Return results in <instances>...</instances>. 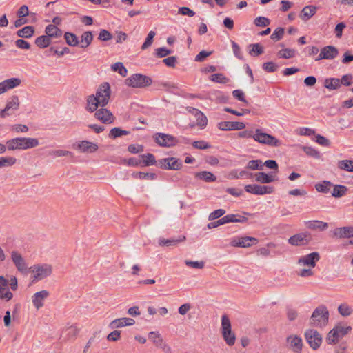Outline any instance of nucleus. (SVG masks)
Listing matches in <instances>:
<instances>
[{"label":"nucleus","mask_w":353,"mask_h":353,"mask_svg":"<svg viewBox=\"0 0 353 353\" xmlns=\"http://www.w3.org/2000/svg\"><path fill=\"white\" fill-rule=\"evenodd\" d=\"M111 68L113 71L117 72L123 77H126L128 70L121 62H117L112 65Z\"/></svg>","instance_id":"nucleus-47"},{"label":"nucleus","mask_w":353,"mask_h":353,"mask_svg":"<svg viewBox=\"0 0 353 353\" xmlns=\"http://www.w3.org/2000/svg\"><path fill=\"white\" fill-rule=\"evenodd\" d=\"M192 146L194 148L200 150H206L210 148V145L205 141H196L192 143Z\"/></svg>","instance_id":"nucleus-64"},{"label":"nucleus","mask_w":353,"mask_h":353,"mask_svg":"<svg viewBox=\"0 0 353 353\" xmlns=\"http://www.w3.org/2000/svg\"><path fill=\"white\" fill-rule=\"evenodd\" d=\"M316 12V7L314 6H305L300 14V18L303 21H307L312 17Z\"/></svg>","instance_id":"nucleus-28"},{"label":"nucleus","mask_w":353,"mask_h":353,"mask_svg":"<svg viewBox=\"0 0 353 353\" xmlns=\"http://www.w3.org/2000/svg\"><path fill=\"white\" fill-rule=\"evenodd\" d=\"M155 34H156V33L154 31L149 32L144 43L141 46L142 50H146L147 48H148L149 47L151 46V45L152 44L153 39H154Z\"/></svg>","instance_id":"nucleus-56"},{"label":"nucleus","mask_w":353,"mask_h":353,"mask_svg":"<svg viewBox=\"0 0 353 353\" xmlns=\"http://www.w3.org/2000/svg\"><path fill=\"white\" fill-rule=\"evenodd\" d=\"M262 68L267 72H274L277 70L278 65L272 61H269L264 63Z\"/></svg>","instance_id":"nucleus-61"},{"label":"nucleus","mask_w":353,"mask_h":353,"mask_svg":"<svg viewBox=\"0 0 353 353\" xmlns=\"http://www.w3.org/2000/svg\"><path fill=\"white\" fill-rule=\"evenodd\" d=\"M232 330L231 322L230 319L226 315L222 316L221 318V333H229V331Z\"/></svg>","instance_id":"nucleus-49"},{"label":"nucleus","mask_w":353,"mask_h":353,"mask_svg":"<svg viewBox=\"0 0 353 353\" xmlns=\"http://www.w3.org/2000/svg\"><path fill=\"white\" fill-rule=\"evenodd\" d=\"M112 35L109 31L104 29L100 30L98 37L99 40L103 41H108L112 39Z\"/></svg>","instance_id":"nucleus-63"},{"label":"nucleus","mask_w":353,"mask_h":353,"mask_svg":"<svg viewBox=\"0 0 353 353\" xmlns=\"http://www.w3.org/2000/svg\"><path fill=\"white\" fill-rule=\"evenodd\" d=\"M289 347L294 353H300L302 350L303 342L300 336L297 335H290L286 339Z\"/></svg>","instance_id":"nucleus-22"},{"label":"nucleus","mask_w":353,"mask_h":353,"mask_svg":"<svg viewBox=\"0 0 353 353\" xmlns=\"http://www.w3.org/2000/svg\"><path fill=\"white\" fill-rule=\"evenodd\" d=\"M305 337L307 342L313 350H317L322 343V336L320 333L312 329L305 331Z\"/></svg>","instance_id":"nucleus-8"},{"label":"nucleus","mask_w":353,"mask_h":353,"mask_svg":"<svg viewBox=\"0 0 353 353\" xmlns=\"http://www.w3.org/2000/svg\"><path fill=\"white\" fill-rule=\"evenodd\" d=\"M141 157L145 166L154 165L156 163L154 156L151 153L142 154Z\"/></svg>","instance_id":"nucleus-53"},{"label":"nucleus","mask_w":353,"mask_h":353,"mask_svg":"<svg viewBox=\"0 0 353 353\" xmlns=\"http://www.w3.org/2000/svg\"><path fill=\"white\" fill-rule=\"evenodd\" d=\"M19 99L18 96L12 95L7 101L4 110L8 112V115H11L14 111L17 110L19 108Z\"/></svg>","instance_id":"nucleus-24"},{"label":"nucleus","mask_w":353,"mask_h":353,"mask_svg":"<svg viewBox=\"0 0 353 353\" xmlns=\"http://www.w3.org/2000/svg\"><path fill=\"white\" fill-rule=\"evenodd\" d=\"M324 86L328 90H336L341 87L340 79L337 78L326 79L324 81Z\"/></svg>","instance_id":"nucleus-37"},{"label":"nucleus","mask_w":353,"mask_h":353,"mask_svg":"<svg viewBox=\"0 0 353 353\" xmlns=\"http://www.w3.org/2000/svg\"><path fill=\"white\" fill-rule=\"evenodd\" d=\"M45 33L49 38H59L62 35V31L56 26L50 24L45 28Z\"/></svg>","instance_id":"nucleus-31"},{"label":"nucleus","mask_w":353,"mask_h":353,"mask_svg":"<svg viewBox=\"0 0 353 353\" xmlns=\"http://www.w3.org/2000/svg\"><path fill=\"white\" fill-rule=\"evenodd\" d=\"M185 240V236H179L178 238H172L170 239H160L159 244L161 246H176L181 242H183Z\"/></svg>","instance_id":"nucleus-30"},{"label":"nucleus","mask_w":353,"mask_h":353,"mask_svg":"<svg viewBox=\"0 0 353 353\" xmlns=\"http://www.w3.org/2000/svg\"><path fill=\"white\" fill-rule=\"evenodd\" d=\"M351 330L352 327L350 326L344 327L340 325H336L328 332L326 336V342L328 344L337 343L339 340L348 334Z\"/></svg>","instance_id":"nucleus-6"},{"label":"nucleus","mask_w":353,"mask_h":353,"mask_svg":"<svg viewBox=\"0 0 353 353\" xmlns=\"http://www.w3.org/2000/svg\"><path fill=\"white\" fill-rule=\"evenodd\" d=\"M156 143L162 147H172L177 143L176 139L168 134L157 133L154 136Z\"/></svg>","instance_id":"nucleus-12"},{"label":"nucleus","mask_w":353,"mask_h":353,"mask_svg":"<svg viewBox=\"0 0 353 353\" xmlns=\"http://www.w3.org/2000/svg\"><path fill=\"white\" fill-rule=\"evenodd\" d=\"M210 79L212 81H214L216 83H226L229 81V79L221 73H216V74H212L210 77Z\"/></svg>","instance_id":"nucleus-54"},{"label":"nucleus","mask_w":353,"mask_h":353,"mask_svg":"<svg viewBox=\"0 0 353 353\" xmlns=\"http://www.w3.org/2000/svg\"><path fill=\"white\" fill-rule=\"evenodd\" d=\"M301 149L305 152V154L310 157L315 159H320V152L316 149L310 146H301Z\"/></svg>","instance_id":"nucleus-50"},{"label":"nucleus","mask_w":353,"mask_h":353,"mask_svg":"<svg viewBox=\"0 0 353 353\" xmlns=\"http://www.w3.org/2000/svg\"><path fill=\"white\" fill-rule=\"evenodd\" d=\"M111 88L108 82H104L98 87L96 94H90L86 99V110L90 112H94L101 107L106 106L110 99Z\"/></svg>","instance_id":"nucleus-1"},{"label":"nucleus","mask_w":353,"mask_h":353,"mask_svg":"<svg viewBox=\"0 0 353 353\" xmlns=\"http://www.w3.org/2000/svg\"><path fill=\"white\" fill-rule=\"evenodd\" d=\"M307 228L310 230L324 231L327 229L328 224L321 221H310L307 223Z\"/></svg>","instance_id":"nucleus-33"},{"label":"nucleus","mask_w":353,"mask_h":353,"mask_svg":"<svg viewBox=\"0 0 353 353\" xmlns=\"http://www.w3.org/2000/svg\"><path fill=\"white\" fill-rule=\"evenodd\" d=\"M80 329L77 324L68 325L63 330V339L66 341L74 340L79 333Z\"/></svg>","instance_id":"nucleus-23"},{"label":"nucleus","mask_w":353,"mask_h":353,"mask_svg":"<svg viewBox=\"0 0 353 353\" xmlns=\"http://www.w3.org/2000/svg\"><path fill=\"white\" fill-rule=\"evenodd\" d=\"M21 80L19 78L13 77L0 82V94H2L9 90L19 86Z\"/></svg>","instance_id":"nucleus-19"},{"label":"nucleus","mask_w":353,"mask_h":353,"mask_svg":"<svg viewBox=\"0 0 353 353\" xmlns=\"http://www.w3.org/2000/svg\"><path fill=\"white\" fill-rule=\"evenodd\" d=\"M338 312L343 317H347L352 314L353 308L347 303H343L338 306Z\"/></svg>","instance_id":"nucleus-35"},{"label":"nucleus","mask_w":353,"mask_h":353,"mask_svg":"<svg viewBox=\"0 0 353 353\" xmlns=\"http://www.w3.org/2000/svg\"><path fill=\"white\" fill-rule=\"evenodd\" d=\"M93 40V34L91 31L84 32L81 37V41L79 42L81 48H88Z\"/></svg>","instance_id":"nucleus-34"},{"label":"nucleus","mask_w":353,"mask_h":353,"mask_svg":"<svg viewBox=\"0 0 353 353\" xmlns=\"http://www.w3.org/2000/svg\"><path fill=\"white\" fill-rule=\"evenodd\" d=\"M130 133V131L124 130L120 128L116 127L111 129L109 133V137L111 139H116L123 135H128Z\"/></svg>","instance_id":"nucleus-42"},{"label":"nucleus","mask_w":353,"mask_h":353,"mask_svg":"<svg viewBox=\"0 0 353 353\" xmlns=\"http://www.w3.org/2000/svg\"><path fill=\"white\" fill-rule=\"evenodd\" d=\"M152 81L150 77L141 74H134L125 80V84L134 88H143L151 85Z\"/></svg>","instance_id":"nucleus-5"},{"label":"nucleus","mask_w":353,"mask_h":353,"mask_svg":"<svg viewBox=\"0 0 353 353\" xmlns=\"http://www.w3.org/2000/svg\"><path fill=\"white\" fill-rule=\"evenodd\" d=\"M11 259L17 270L21 272H26L28 270V265L23 256L16 250H13L10 254Z\"/></svg>","instance_id":"nucleus-13"},{"label":"nucleus","mask_w":353,"mask_h":353,"mask_svg":"<svg viewBox=\"0 0 353 353\" xmlns=\"http://www.w3.org/2000/svg\"><path fill=\"white\" fill-rule=\"evenodd\" d=\"M259 240L254 237L242 236L234 237L231 239L230 245L233 247L249 248L252 245H256Z\"/></svg>","instance_id":"nucleus-9"},{"label":"nucleus","mask_w":353,"mask_h":353,"mask_svg":"<svg viewBox=\"0 0 353 353\" xmlns=\"http://www.w3.org/2000/svg\"><path fill=\"white\" fill-rule=\"evenodd\" d=\"M334 236L340 239L353 236V226L337 228L334 230Z\"/></svg>","instance_id":"nucleus-26"},{"label":"nucleus","mask_w":353,"mask_h":353,"mask_svg":"<svg viewBox=\"0 0 353 353\" xmlns=\"http://www.w3.org/2000/svg\"><path fill=\"white\" fill-rule=\"evenodd\" d=\"M217 126L221 130H240L245 128L244 123L236 121H221Z\"/></svg>","instance_id":"nucleus-21"},{"label":"nucleus","mask_w":353,"mask_h":353,"mask_svg":"<svg viewBox=\"0 0 353 353\" xmlns=\"http://www.w3.org/2000/svg\"><path fill=\"white\" fill-rule=\"evenodd\" d=\"M158 166L162 169L166 170H180L182 167V163L174 157L165 158L158 161Z\"/></svg>","instance_id":"nucleus-11"},{"label":"nucleus","mask_w":353,"mask_h":353,"mask_svg":"<svg viewBox=\"0 0 353 353\" xmlns=\"http://www.w3.org/2000/svg\"><path fill=\"white\" fill-rule=\"evenodd\" d=\"M254 24L259 27H265L270 23V21L264 17H258L254 19Z\"/></svg>","instance_id":"nucleus-62"},{"label":"nucleus","mask_w":353,"mask_h":353,"mask_svg":"<svg viewBox=\"0 0 353 353\" xmlns=\"http://www.w3.org/2000/svg\"><path fill=\"white\" fill-rule=\"evenodd\" d=\"M134 178H139L141 179H153L155 177L154 173H145L142 172H137L132 174Z\"/></svg>","instance_id":"nucleus-60"},{"label":"nucleus","mask_w":353,"mask_h":353,"mask_svg":"<svg viewBox=\"0 0 353 353\" xmlns=\"http://www.w3.org/2000/svg\"><path fill=\"white\" fill-rule=\"evenodd\" d=\"M320 259V255L318 252H314L307 255L301 256L298 260V264L301 266L308 268H314L316 263Z\"/></svg>","instance_id":"nucleus-14"},{"label":"nucleus","mask_w":353,"mask_h":353,"mask_svg":"<svg viewBox=\"0 0 353 353\" xmlns=\"http://www.w3.org/2000/svg\"><path fill=\"white\" fill-rule=\"evenodd\" d=\"M195 176L206 182H213L216 177L210 172L202 171L195 173Z\"/></svg>","instance_id":"nucleus-36"},{"label":"nucleus","mask_w":353,"mask_h":353,"mask_svg":"<svg viewBox=\"0 0 353 353\" xmlns=\"http://www.w3.org/2000/svg\"><path fill=\"white\" fill-rule=\"evenodd\" d=\"M246 168L250 169L252 170H262V168H263L262 161L261 160L249 161L247 164Z\"/></svg>","instance_id":"nucleus-57"},{"label":"nucleus","mask_w":353,"mask_h":353,"mask_svg":"<svg viewBox=\"0 0 353 353\" xmlns=\"http://www.w3.org/2000/svg\"><path fill=\"white\" fill-rule=\"evenodd\" d=\"M332 185V184L331 182L323 181L321 183L316 184L315 188L319 192L327 193Z\"/></svg>","instance_id":"nucleus-48"},{"label":"nucleus","mask_w":353,"mask_h":353,"mask_svg":"<svg viewBox=\"0 0 353 353\" xmlns=\"http://www.w3.org/2000/svg\"><path fill=\"white\" fill-rule=\"evenodd\" d=\"M245 190L250 194L264 195L266 194H272L274 192V188L272 186L250 184L245 186Z\"/></svg>","instance_id":"nucleus-10"},{"label":"nucleus","mask_w":353,"mask_h":353,"mask_svg":"<svg viewBox=\"0 0 353 353\" xmlns=\"http://www.w3.org/2000/svg\"><path fill=\"white\" fill-rule=\"evenodd\" d=\"M250 51L249 53L250 54H255L256 56H259L263 52V50L262 46L259 43H254L250 45Z\"/></svg>","instance_id":"nucleus-59"},{"label":"nucleus","mask_w":353,"mask_h":353,"mask_svg":"<svg viewBox=\"0 0 353 353\" xmlns=\"http://www.w3.org/2000/svg\"><path fill=\"white\" fill-rule=\"evenodd\" d=\"M253 139L260 143L265 144L269 146L278 147L281 145V141L275 137L263 132L261 129L256 130L255 134L253 135Z\"/></svg>","instance_id":"nucleus-7"},{"label":"nucleus","mask_w":353,"mask_h":353,"mask_svg":"<svg viewBox=\"0 0 353 353\" xmlns=\"http://www.w3.org/2000/svg\"><path fill=\"white\" fill-rule=\"evenodd\" d=\"M228 333V332H226L225 333L224 332L222 334L223 339L229 346H232L234 345L236 341L235 334L232 330L229 331V334Z\"/></svg>","instance_id":"nucleus-52"},{"label":"nucleus","mask_w":353,"mask_h":353,"mask_svg":"<svg viewBox=\"0 0 353 353\" xmlns=\"http://www.w3.org/2000/svg\"><path fill=\"white\" fill-rule=\"evenodd\" d=\"M17 159L13 157H0V168L3 167L12 166L16 163Z\"/></svg>","instance_id":"nucleus-44"},{"label":"nucleus","mask_w":353,"mask_h":353,"mask_svg":"<svg viewBox=\"0 0 353 353\" xmlns=\"http://www.w3.org/2000/svg\"><path fill=\"white\" fill-rule=\"evenodd\" d=\"M339 54L338 49L333 46H327L321 50V52L315 59V61H320L322 59H334Z\"/></svg>","instance_id":"nucleus-16"},{"label":"nucleus","mask_w":353,"mask_h":353,"mask_svg":"<svg viewBox=\"0 0 353 353\" xmlns=\"http://www.w3.org/2000/svg\"><path fill=\"white\" fill-rule=\"evenodd\" d=\"M337 165L341 170L353 172V160H341L338 162Z\"/></svg>","instance_id":"nucleus-41"},{"label":"nucleus","mask_w":353,"mask_h":353,"mask_svg":"<svg viewBox=\"0 0 353 353\" xmlns=\"http://www.w3.org/2000/svg\"><path fill=\"white\" fill-rule=\"evenodd\" d=\"M254 177L255 181L261 183H270L275 180V175L265 172H257L254 174Z\"/></svg>","instance_id":"nucleus-29"},{"label":"nucleus","mask_w":353,"mask_h":353,"mask_svg":"<svg viewBox=\"0 0 353 353\" xmlns=\"http://www.w3.org/2000/svg\"><path fill=\"white\" fill-rule=\"evenodd\" d=\"M134 323H135V321L133 319L123 317V318H119V319L113 320L110 323V327L112 329H114V328L123 327L124 326L133 325Z\"/></svg>","instance_id":"nucleus-25"},{"label":"nucleus","mask_w":353,"mask_h":353,"mask_svg":"<svg viewBox=\"0 0 353 353\" xmlns=\"http://www.w3.org/2000/svg\"><path fill=\"white\" fill-rule=\"evenodd\" d=\"M94 117L97 119L101 121L103 123H112L114 121L113 114L105 108H101L94 111Z\"/></svg>","instance_id":"nucleus-18"},{"label":"nucleus","mask_w":353,"mask_h":353,"mask_svg":"<svg viewBox=\"0 0 353 353\" xmlns=\"http://www.w3.org/2000/svg\"><path fill=\"white\" fill-rule=\"evenodd\" d=\"M329 321V311L326 306L321 305L312 312L310 319V324L316 327H325Z\"/></svg>","instance_id":"nucleus-3"},{"label":"nucleus","mask_w":353,"mask_h":353,"mask_svg":"<svg viewBox=\"0 0 353 353\" xmlns=\"http://www.w3.org/2000/svg\"><path fill=\"white\" fill-rule=\"evenodd\" d=\"M347 190V188L345 186L341 185H336L334 187L332 195L334 197L340 198L345 195Z\"/></svg>","instance_id":"nucleus-45"},{"label":"nucleus","mask_w":353,"mask_h":353,"mask_svg":"<svg viewBox=\"0 0 353 353\" xmlns=\"http://www.w3.org/2000/svg\"><path fill=\"white\" fill-rule=\"evenodd\" d=\"M284 33V28L281 27H278L274 30L273 33L271 34L270 38L275 41H278L283 37Z\"/></svg>","instance_id":"nucleus-55"},{"label":"nucleus","mask_w":353,"mask_h":353,"mask_svg":"<svg viewBox=\"0 0 353 353\" xmlns=\"http://www.w3.org/2000/svg\"><path fill=\"white\" fill-rule=\"evenodd\" d=\"M39 145L36 138L17 137L7 141L6 145L8 150H28L35 148Z\"/></svg>","instance_id":"nucleus-2"},{"label":"nucleus","mask_w":353,"mask_h":353,"mask_svg":"<svg viewBox=\"0 0 353 353\" xmlns=\"http://www.w3.org/2000/svg\"><path fill=\"white\" fill-rule=\"evenodd\" d=\"M64 39L66 43L70 46L74 47L79 44L78 37L74 33L65 32L64 34Z\"/></svg>","instance_id":"nucleus-39"},{"label":"nucleus","mask_w":353,"mask_h":353,"mask_svg":"<svg viewBox=\"0 0 353 353\" xmlns=\"http://www.w3.org/2000/svg\"><path fill=\"white\" fill-rule=\"evenodd\" d=\"M35 44L41 48H45L50 46V39L47 35L40 36L35 39Z\"/></svg>","instance_id":"nucleus-43"},{"label":"nucleus","mask_w":353,"mask_h":353,"mask_svg":"<svg viewBox=\"0 0 353 353\" xmlns=\"http://www.w3.org/2000/svg\"><path fill=\"white\" fill-rule=\"evenodd\" d=\"M50 292L46 290L34 293L32 296V302L37 310H39L44 305V301L49 296Z\"/></svg>","instance_id":"nucleus-17"},{"label":"nucleus","mask_w":353,"mask_h":353,"mask_svg":"<svg viewBox=\"0 0 353 353\" xmlns=\"http://www.w3.org/2000/svg\"><path fill=\"white\" fill-rule=\"evenodd\" d=\"M225 224L228 223H246L248 218L239 214H230L223 216Z\"/></svg>","instance_id":"nucleus-32"},{"label":"nucleus","mask_w":353,"mask_h":353,"mask_svg":"<svg viewBox=\"0 0 353 353\" xmlns=\"http://www.w3.org/2000/svg\"><path fill=\"white\" fill-rule=\"evenodd\" d=\"M34 32V28L33 26H28L24 28L19 30L17 32V34L18 37L21 38H30L31 37Z\"/></svg>","instance_id":"nucleus-38"},{"label":"nucleus","mask_w":353,"mask_h":353,"mask_svg":"<svg viewBox=\"0 0 353 353\" xmlns=\"http://www.w3.org/2000/svg\"><path fill=\"white\" fill-rule=\"evenodd\" d=\"M194 117L196 119V125L201 130L204 129L208 124L206 116L201 111H199Z\"/></svg>","instance_id":"nucleus-40"},{"label":"nucleus","mask_w":353,"mask_h":353,"mask_svg":"<svg viewBox=\"0 0 353 353\" xmlns=\"http://www.w3.org/2000/svg\"><path fill=\"white\" fill-rule=\"evenodd\" d=\"M149 339L158 347L163 341L161 336L157 332H150L149 333Z\"/></svg>","instance_id":"nucleus-51"},{"label":"nucleus","mask_w":353,"mask_h":353,"mask_svg":"<svg viewBox=\"0 0 353 353\" xmlns=\"http://www.w3.org/2000/svg\"><path fill=\"white\" fill-rule=\"evenodd\" d=\"M279 58L290 59L295 56V50L290 48H283L277 53Z\"/></svg>","instance_id":"nucleus-46"},{"label":"nucleus","mask_w":353,"mask_h":353,"mask_svg":"<svg viewBox=\"0 0 353 353\" xmlns=\"http://www.w3.org/2000/svg\"><path fill=\"white\" fill-rule=\"evenodd\" d=\"M29 272L32 273V279L33 281H41L48 276L52 273V267L50 264H36L31 266L29 269Z\"/></svg>","instance_id":"nucleus-4"},{"label":"nucleus","mask_w":353,"mask_h":353,"mask_svg":"<svg viewBox=\"0 0 353 353\" xmlns=\"http://www.w3.org/2000/svg\"><path fill=\"white\" fill-rule=\"evenodd\" d=\"M49 154L55 157H72V153L70 151L63 150H52L49 152Z\"/></svg>","instance_id":"nucleus-58"},{"label":"nucleus","mask_w":353,"mask_h":353,"mask_svg":"<svg viewBox=\"0 0 353 353\" xmlns=\"http://www.w3.org/2000/svg\"><path fill=\"white\" fill-rule=\"evenodd\" d=\"M309 232H301L296 234L288 239V243L294 246L307 245L310 241Z\"/></svg>","instance_id":"nucleus-15"},{"label":"nucleus","mask_w":353,"mask_h":353,"mask_svg":"<svg viewBox=\"0 0 353 353\" xmlns=\"http://www.w3.org/2000/svg\"><path fill=\"white\" fill-rule=\"evenodd\" d=\"M8 281L4 276H0V299L5 301H10L13 294L8 289Z\"/></svg>","instance_id":"nucleus-20"},{"label":"nucleus","mask_w":353,"mask_h":353,"mask_svg":"<svg viewBox=\"0 0 353 353\" xmlns=\"http://www.w3.org/2000/svg\"><path fill=\"white\" fill-rule=\"evenodd\" d=\"M77 148L81 152L84 153H92L96 152L99 148L97 144L88 141H80L77 145Z\"/></svg>","instance_id":"nucleus-27"}]
</instances>
